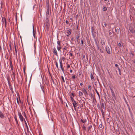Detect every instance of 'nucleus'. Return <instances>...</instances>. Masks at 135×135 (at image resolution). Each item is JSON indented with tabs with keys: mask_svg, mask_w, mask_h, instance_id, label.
<instances>
[{
	"mask_svg": "<svg viewBox=\"0 0 135 135\" xmlns=\"http://www.w3.org/2000/svg\"><path fill=\"white\" fill-rule=\"evenodd\" d=\"M95 91H96V92L97 94V95H98V96L99 97L100 96H99V93L98 92V91H97V90L95 89Z\"/></svg>",
	"mask_w": 135,
	"mask_h": 135,
	"instance_id": "4c0bfd02",
	"label": "nucleus"
},
{
	"mask_svg": "<svg viewBox=\"0 0 135 135\" xmlns=\"http://www.w3.org/2000/svg\"><path fill=\"white\" fill-rule=\"evenodd\" d=\"M118 66V65L117 64H115V66L116 67H117Z\"/></svg>",
	"mask_w": 135,
	"mask_h": 135,
	"instance_id": "338daca9",
	"label": "nucleus"
},
{
	"mask_svg": "<svg viewBox=\"0 0 135 135\" xmlns=\"http://www.w3.org/2000/svg\"><path fill=\"white\" fill-rule=\"evenodd\" d=\"M71 95L72 96H73V97L75 96L74 94V93H71Z\"/></svg>",
	"mask_w": 135,
	"mask_h": 135,
	"instance_id": "6e6d98bb",
	"label": "nucleus"
},
{
	"mask_svg": "<svg viewBox=\"0 0 135 135\" xmlns=\"http://www.w3.org/2000/svg\"><path fill=\"white\" fill-rule=\"evenodd\" d=\"M49 14V9L48 8L47 9V11L46 14V17H48V15Z\"/></svg>",
	"mask_w": 135,
	"mask_h": 135,
	"instance_id": "dca6fc26",
	"label": "nucleus"
},
{
	"mask_svg": "<svg viewBox=\"0 0 135 135\" xmlns=\"http://www.w3.org/2000/svg\"><path fill=\"white\" fill-rule=\"evenodd\" d=\"M90 78L91 80H93L94 79V77L93 75V74L92 73H91L90 74Z\"/></svg>",
	"mask_w": 135,
	"mask_h": 135,
	"instance_id": "412c9836",
	"label": "nucleus"
},
{
	"mask_svg": "<svg viewBox=\"0 0 135 135\" xmlns=\"http://www.w3.org/2000/svg\"><path fill=\"white\" fill-rule=\"evenodd\" d=\"M105 49L107 53L109 54H110V49L108 46H106L105 47Z\"/></svg>",
	"mask_w": 135,
	"mask_h": 135,
	"instance_id": "20e7f679",
	"label": "nucleus"
},
{
	"mask_svg": "<svg viewBox=\"0 0 135 135\" xmlns=\"http://www.w3.org/2000/svg\"><path fill=\"white\" fill-rule=\"evenodd\" d=\"M9 47H10V49L11 51H12V47H11V44H10L9 45Z\"/></svg>",
	"mask_w": 135,
	"mask_h": 135,
	"instance_id": "603ef678",
	"label": "nucleus"
},
{
	"mask_svg": "<svg viewBox=\"0 0 135 135\" xmlns=\"http://www.w3.org/2000/svg\"><path fill=\"white\" fill-rule=\"evenodd\" d=\"M81 45H82L83 44V40L82 39V38L81 37Z\"/></svg>",
	"mask_w": 135,
	"mask_h": 135,
	"instance_id": "37998d69",
	"label": "nucleus"
},
{
	"mask_svg": "<svg viewBox=\"0 0 135 135\" xmlns=\"http://www.w3.org/2000/svg\"><path fill=\"white\" fill-rule=\"evenodd\" d=\"M57 46H60L61 45L60 44V41L59 40H58L57 42Z\"/></svg>",
	"mask_w": 135,
	"mask_h": 135,
	"instance_id": "c756f323",
	"label": "nucleus"
},
{
	"mask_svg": "<svg viewBox=\"0 0 135 135\" xmlns=\"http://www.w3.org/2000/svg\"><path fill=\"white\" fill-rule=\"evenodd\" d=\"M79 38L80 36L79 35H76V39L78 43H79L80 42V40L79 39Z\"/></svg>",
	"mask_w": 135,
	"mask_h": 135,
	"instance_id": "1a4fd4ad",
	"label": "nucleus"
},
{
	"mask_svg": "<svg viewBox=\"0 0 135 135\" xmlns=\"http://www.w3.org/2000/svg\"><path fill=\"white\" fill-rule=\"evenodd\" d=\"M45 83L46 85L47 86L48 85L49 81L46 78L45 79Z\"/></svg>",
	"mask_w": 135,
	"mask_h": 135,
	"instance_id": "f3484780",
	"label": "nucleus"
},
{
	"mask_svg": "<svg viewBox=\"0 0 135 135\" xmlns=\"http://www.w3.org/2000/svg\"><path fill=\"white\" fill-rule=\"evenodd\" d=\"M61 78L63 81L64 82H65V80H64V77L63 76H61Z\"/></svg>",
	"mask_w": 135,
	"mask_h": 135,
	"instance_id": "58836bf2",
	"label": "nucleus"
},
{
	"mask_svg": "<svg viewBox=\"0 0 135 135\" xmlns=\"http://www.w3.org/2000/svg\"><path fill=\"white\" fill-rule=\"evenodd\" d=\"M57 48L58 51H60L61 48V47L60 46H57Z\"/></svg>",
	"mask_w": 135,
	"mask_h": 135,
	"instance_id": "393cba45",
	"label": "nucleus"
},
{
	"mask_svg": "<svg viewBox=\"0 0 135 135\" xmlns=\"http://www.w3.org/2000/svg\"><path fill=\"white\" fill-rule=\"evenodd\" d=\"M97 49L99 50L100 49L99 46H97Z\"/></svg>",
	"mask_w": 135,
	"mask_h": 135,
	"instance_id": "e2e57ef3",
	"label": "nucleus"
},
{
	"mask_svg": "<svg viewBox=\"0 0 135 135\" xmlns=\"http://www.w3.org/2000/svg\"><path fill=\"white\" fill-rule=\"evenodd\" d=\"M70 65H69L68 64L67 66V68H70Z\"/></svg>",
	"mask_w": 135,
	"mask_h": 135,
	"instance_id": "052dcab7",
	"label": "nucleus"
},
{
	"mask_svg": "<svg viewBox=\"0 0 135 135\" xmlns=\"http://www.w3.org/2000/svg\"><path fill=\"white\" fill-rule=\"evenodd\" d=\"M99 127L100 128H101L102 127V124H100L99 125Z\"/></svg>",
	"mask_w": 135,
	"mask_h": 135,
	"instance_id": "864d4df0",
	"label": "nucleus"
},
{
	"mask_svg": "<svg viewBox=\"0 0 135 135\" xmlns=\"http://www.w3.org/2000/svg\"><path fill=\"white\" fill-rule=\"evenodd\" d=\"M14 118L15 120V121L16 122V125H17V126L18 127V126H19V125L18 123V120H17L16 116H15L14 117Z\"/></svg>",
	"mask_w": 135,
	"mask_h": 135,
	"instance_id": "9b49d317",
	"label": "nucleus"
},
{
	"mask_svg": "<svg viewBox=\"0 0 135 135\" xmlns=\"http://www.w3.org/2000/svg\"><path fill=\"white\" fill-rule=\"evenodd\" d=\"M23 72L24 73H25V68H23Z\"/></svg>",
	"mask_w": 135,
	"mask_h": 135,
	"instance_id": "4d7b16f0",
	"label": "nucleus"
},
{
	"mask_svg": "<svg viewBox=\"0 0 135 135\" xmlns=\"http://www.w3.org/2000/svg\"><path fill=\"white\" fill-rule=\"evenodd\" d=\"M107 10V8L105 7H104L103 8V11H106Z\"/></svg>",
	"mask_w": 135,
	"mask_h": 135,
	"instance_id": "a19ab883",
	"label": "nucleus"
},
{
	"mask_svg": "<svg viewBox=\"0 0 135 135\" xmlns=\"http://www.w3.org/2000/svg\"><path fill=\"white\" fill-rule=\"evenodd\" d=\"M110 90L111 91V93H113V92H114V91L111 88H110Z\"/></svg>",
	"mask_w": 135,
	"mask_h": 135,
	"instance_id": "49530a36",
	"label": "nucleus"
},
{
	"mask_svg": "<svg viewBox=\"0 0 135 135\" xmlns=\"http://www.w3.org/2000/svg\"><path fill=\"white\" fill-rule=\"evenodd\" d=\"M95 44L97 46H99L98 45V44L97 41H96V40H95Z\"/></svg>",
	"mask_w": 135,
	"mask_h": 135,
	"instance_id": "de8ad7c7",
	"label": "nucleus"
},
{
	"mask_svg": "<svg viewBox=\"0 0 135 135\" xmlns=\"http://www.w3.org/2000/svg\"><path fill=\"white\" fill-rule=\"evenodd\" d=\"M24 122H25V124H26V128H27V131H28V127L27 125V123H26V122L25 120V119H24Z\"/></svg>",
	"mask_w": 135,
	"mask_h": 135,
	"instance_id": "4be33fe9",
	"label": "nucleus"
},
{
	"mask_svg": "<svg viewBox=\"0 0 135 135\" xmlns=\"http://www.w3.org/2000/svg\"><path fill=\"white\" fill-rule=\"evenodd\" d=\"M14 46H15V51L16 55V56H17V49H16V44H15V43H14Z\"/></svg>",
	"mask_w": 135,
	"mask_h": 135,
	"instance_id": "b1692460",
	"label": "nucleus"
},
{
	"mask_svg": "<svg viewBox=\"0 0 135 135\" xmlns=\"http://www.w3.org/2000/svg\"><path fill=\"white\" fill-rule=\"evenodd\" d=\"M79 94L80 96H82L83 95V93L81 91H79Z\"/></svg>",
	"mask_w": 135,
	"mask_h": 135,
	"instance_id": "7c9ffc66",
	"label": "nucleus"
},
{
	"mask_svg": "<svg viewBox=\"0 0 135 135\" xmlns=\"http://www.w3.org/2000/svg\"><path fill=\"white\" fill-rule=\"evenodd\" d=\"M73 102V106L74 107V109L75 110H76V107L77 106L78 104L75 101Z\"/></svg>",
	"mask_w": 135,
	"mask_h": 135,
	"instance_id": "423d86ee",
	"label": "nucleus"
},
{
	"mask_svg": "<svg viewBox=\"0 0 135 135\" xmlns=\"http://www.w3.org/2000/svg\"><path fill=\"white\" fill-rule=\"evenodd\" d=\"M104 104L102 102L101 104L100 109L101 110L102 112L103 111V109L104 108Z\"/></svg>",
	"mask_w": 135,
	"mask_h": 135,
	"instance_id": "9d476101",
	"label": "nucleus"
},
{
	"mask_svg": "<svg viewBox=\"0 0 135 135\" xmlns=\"http://www.w3.org/2000/svg\"><path fill=\"white\" fill-rule=\"evenodd\" d=\"M92 127V125H90L89 126L87 129V131H89Z\"/></svg>",
	"mask_w": 135,
	"mask_h": 135,
	"instance_id": "5701e85b",
	"label": "nucleus"
},
{
	"mask_svg": "<svg viewBox=\"0 0 135 135\" xmlns=\"http://www.w3.org/2000/svg\"><path fill=\"white\" fill-rule=\"evenodd\" d=\"M46 7H47V9L48 8L49 9V3H48L46 4Z\"/></svg>",
	"mask_w": 135,
	"mask_h": 135,
	"instance_id": "ea45409f",
	"label": "nucleus"
},
{
	"mask_svg": "<svg viewBox=\"0 0 135 135\" xmlns=\"http://www.w3.org/2000/svg\"><path fill=\"white\" fill-rule=\"evenodd\" d=\"M65 59V57H63L62 58V60L61 59H60L59 60V62H60V66L61 68V69L62 70V72H63V73L64 72V69L62 68L63 65H62V60L63 61H64Z\"/></svg>",
	"mask_w": 135,
	"mask_h": 135,
	"instance_id": "f257e3e1",
	"label": "nucleus"
},
{
	"mask_svg": "<svg viewBox=\"0 0 135 135\" xmlns=\"http://www.w3.org/2000/svg\"><path fill=\"white\" fill-rule=\"evenodd\" d=\"M15 17H16V21H17V14H16V15Z\"/></svg>",
	"mask_w": 135,
	"mask_h": 135,
	"instance_id": "5fc2aeb1",
	"label": "nucleus"
},
{
	"mask_svg": "<svg viewBox=\"0 0 135 135\" xmlns=\"http://www.w3.org/2000/svg\"><path fill=\"white\" fill-rule=\"evenodd\" d=\"M40 86H41V88L42 89V91L43 92V93L44 94H45V91H44V86H41V85H40Z\"/></svg>",
	"mask_w": 135,
	"mask_h": 135,
	"instance_id": "bb28decb",
	"label": "nucleus"
},
{
	"mask_svg": "<svg viewBox=\"0 0 135 135\" xmlns=\"http://www.w3.org/2000/svg\"><path fill=\"white\" fill-rule=\"evenodd\" d=\"M66 23L67 24H68L69 23V22L67 20H66Z\"/></svg>",
	"mask_w": 135,
	"mask_h": 135,
	"instance_id": "bf43d9fd",
	"label": "nucleus"
},
{
	"mask_svg": "<svg viewBox=\"0 0 135 135\" xmlns=\"http://www.w3.org/2000/svg\"><path fill=\"white\" fill-rule=\"evenodd\" d=\"M52 52L54 53V54L56 56H58L57 52L56 50V48L55 47H54L52 50Z\"/></svg>",
	"mask_w": 135,
	"mask_h": 135,
	"instance_id": "7ed1b4c3",
	"label": "nucleus"
},
{
	"mask_svg": "<svg viewBox=\"0 0 135 135\" xmlns=\"http://www.w3.org/2000/svg\"><path fill=\"white\" fill-rule=\"evenodd\" d=\"M80 122L82 123H83L84 122V120L81 119L80 120Z\"/></svg>",
	"mask_w": 135,
	"mask_h": 135,
	"instance_id": "72a5a7b5",
	"label": "nucleus"
},
{
	"mask_svg": "<svg viewBox=\"0 0 135 135\" xmlns=\"http://www.w3.org/2000/svg\"><path fill=\"white\" fill-rule=\"evenodd\" d=\"M8 81V84L9 86V88L11 91H12L13 90V89L12 87V85L10 83L9 81V79H7Z\"/></svg>",
	"mask_w": 135,
	"mask_h": 135,
	"instance_id": "0eeeda50",
	"label": "nucleus"
},
{
	"mask_svg": "<svg viewBox=\"0 0 135 135\" xmlns=\"http://www.w3.org/2000/svg\"><path fill=\"white\" fill-rule=\"evenodd\" d=\"M0 117L1 118L3 119L4 118V115L3 113L0 111Z\"/></svg>",
	"mask_w": 135,
	"mask_h": 135,
	"instance_id": "6e6552de",
	"label": "nucleus"
},
{
	"mask_svg": "<svg viewBox=\"0 0 135 135\" xmlns=\"http://www.w3.org/2000/svg\"><path fill=\"white\" fill-rule=\"evenodd\" d=\"M45 21L46 23H49V20L48 19V17H46Z\"/></svg>",
	"mask_w": 135,
	"mask_h": 135,
	"instance_id": "6ab92c4d",
	"label": "nucleus"
},
{
	"mask_svg": "<svg viewBox=\"0 0 135 135\" xmlns=\"http://www.w3.org/2000/svg\"><path fill=\"white\" fill-rule=\"evenodd\" d=\"M67 32L69 35H70L71 33V30L70 29L67 30Z\"/></svg>",
	"mask_w": 135,
	"mask_h": 135,
	"instance_id": "a211bd4d",
	"label": "nucleus"
},
{
	"mask_svg": "<svg viewBox=\"0 0 135 135\" xmlns=\"http://www.w3.org/2000/svg\"><path fill=\"white\" fill-rule=\"evenodd\" d=\"M1 7H2V5L3 4V2H1Z\"/></svg>",
	"mask_w": 135,
	"mask_h": 135,
	"instance_id": "69168bd1",
	"label": "nucleus"
},
{
	"mask_svg": "<svg viewBox=\"0 0 135 135\" xmlns=\"http://www.w3.org/2000/svg\"><path fill=\"white\" fill-rule=\"evenodd\" d=\"M83 91H84V92H85V93L86 94L88 95L87 92L85 89H84Z\"/></svg>",
	"mask_w": 135,
	"mask_h": 135,
	"instance_id": "e433bc0d",
	"label": "nucleus"
},
{
	"mask_svg": "<svg viewBox=\"0 0 135 135\" xmlns=\"http://www.w3.org/2000/svg\"><path fill=\"white\" fill-rule=\"evenodd\" d=\"M82 129L83 130L85 131L86 130V127L84 125H83L82 127Z\"/></svg>",
	"mask_w": 135,
	"mask_h": 135,
	"instance_id": "c85d7f7f",
	"label": "nucleus"
},
{
	"mask_svg": "<svg viewBox=\"0 0 135 135\" xmlns=\"http://www.w3.org/2000/svg\"><path fill=\"white\" fill-rule=\"evenodd\" d=\"M69 55H70V56H72L73 55V54H72V53H70L69 54Z\"/></svg>",
	"mask_w": 135,
	"mask_h": 135,
	"instance_id": "0e129e2a",
	"label": "nucleus"
},
{
	"mask_svg": "<svg viewBox=\"0 0 135 135\" xmlns=\"http://www.w3.org/2000/svg\"><path fill=\"white\" fill-rule=\"evenodd\" d=\"M72 78H73V79H75L76 78L75 76V75H74L73 76H72Z\"/></svg>",
	"mask_w": 135,
	"mask_h": 135,
	"instance_id": "a18cd8bd",
	"label": "nucleus"
},
{
	"mask_svg": "<svg viewBox=\"0 0 135 135\" xmlns=\"http://www.w3.org/2000/svg\"><path fill=\"white\" fill-rule=\"evenodd\" d=\"M129 30L131 33H135V30L133 28L131 27H129Z\"/></svg>",
	"mask_w": 135,
	"mask_h": 135,
	"instance_id": "39448f33",
	"label": "nucleus"
},
{
	"mask_svg": "<svg viewBox=\"0 0 135 135\" xmlns=\"http://www.w3.org/2000/svg\"><path fill=\"white\" fill-rule=\"evenodd\" d=\"M18 115L19 118L20 119V120L22 122H23V120L25 119L23 117L21 114L20 112H18Z\"/></svg>",
	"mask_w": 135,
	"mask_h": 135,
	"instance_id": "f03ea898",
	"label": "nucleus"
},
{
	"mask_svg": "<svg viewBox=\"0 0 135 135\" xmlns=\"http://www.w3.org/2000/svg\"><path fill=\"white\" fill-rule=\"evenodd\" d=\"M88 89L89 90H91V87L90 85L88 86Z\"/></svg>",
	"mask_w": 135,
	"mask_h": 135,
	"instance_id": "79ce46f5",
	"label": "nucleus"
},
{
	"mask_svg": "<svg viewBox=\"0 0 135 135\" xmlns=\"http://www.w3.org/2000/svg\"><path fill=\"white\" fill-rule=\"evenodd\" d=\"M10 65L11 68V69L12 71H13V65H12V62L11 60H10Z\"/></svg>",
	"mask_w": 135,
	"mask_h": 135,
	"instance_id": "2eb2a0df",
	"label": "nucleus"
},
{
	"mask_svg": "<svg viewBox=\"0 0 135 135\" xmlns=\"http://www.w3.org/2000/svg\"><path fill=\"white\" fill-rule=\"evenodd\" d=\"M63 51H65V50L66 49V47H64V48H63Z\"/></svg>",
	"mask_w": 135,
	"mask_h": 135,
	"instance_id": "13d9d810",
	"label": "nucleus"
},
{
	"mask_svg": "<svg viewBox=\"0 0 135 135\" xmlns=\"http://www.w3.org/2000/svg\"><path fill=\"white\" fill-rule=\"evenodd\" d=\"M70 98H71V101H72V102H73L74 101H75V100H74V99H73V98L72 97H70Z\"/></svg>",
	"mask_w": 135,
	"mask_h": 135,
	"instance_id": "f704fd0d",
	"label": "nucleus"
},
{
	"mask_svg": "<svg viewBox=\"0 0 135 135\" xmlns=\"http://www.w3.org/2000/svg\"><path fill=\"white\" fill-rule=\"evenodd\" d=\"M112 95L114 98H115L116 97L114 92L112 93Z\"/></svg>",
	"mask_w": 135,
	"mask_h": 135,
	"instance_id": "a878e982",
	"label": "nucleus"
},
{
	"mask_svg": "<svg viewBox=\"0 0 135 135\" xmlns=\"http://www.w3.org/2000/svg\"><path fill=\"white\" fill-rule=\"evenodd\" d=\"M104 25L105 27H107V24L105 22H104Z\"/></svg>",
	"mask_w": 135,
	"mask_h": 135,
	"instance_id": "680f3d73",
	"label": "nucleus"
},
{
	"mask_svg": "<svg viewBox=\"0 0 135 135\" xmlns=\"http://www.w3.org/2000/svg\"><path fill=\"white\" fill-rule=\"evenodd\" d=\"M2 22L3 23H4V22L5 26H6V25H7V22H6V19L5 18H4L3 17L2 19Z\"/></svg>",
	"mask_w": 135,
	"mask_h": 135,
	"instance_id": "f8f14e48",
	"label": "nucleus"
},
{
	"mask_svg": "<svg viewBox=\"0 0 135 135\" xmlns=\"http://www.w3.org/2000/svg\"><path fill=\"white\" fill-rule=\"evenodd\" d=\"M80 86H82L83 85V84L82 83H81L80 84Z\"/></svg>",
	"mask_w": 135,
	"mask_h": 135,
	"instance_id": "774afa93",
	"label": "nucleus"
},
{
	"mask_svg": "<svg viewBox=\"0 0 135 135\" xmlns=\"http://www.w3.org/2000/svg\"><path fill=\"white\" fill-rule=\"evenodd\" d=\"M118 46H119V47H121V46H122L121 44L120 43H118Z\"/></svg>",
	"mask_w": 135,
	"mask_h": 135,
	"instance_id": "c03bdc74",
	"label": "nucleus"
},
{
	"mask_svg": "<svg viewBox=\"0 0 135 135\" xmlns=\"http://www.w3.org/2000/svg\"><path fill=\"white\" fill-rule=\"evenodd\" d=\"M101 43L102 45H105V41L104 40H101Z\"/></svg>",
	"mask_w": 135,
	"mask_h": 135,
	"instance_id": "aec40b11",
	"label": "nucleus"
},
{
	"mask_svg": "<svg viewBox=\"0 0 135 135\" xmlns=\"http://www.w3.org/2000/svg\"><path fill=\"white\" fill-rule=\"evenodd\" d=\"M99 51H100V52L101 53H103V51L101 49H100V50H99Z\"/></svg>",
	"mask_w": 135,
	"mask_h": 135,
	"instance_id": "09e8293b",
	"label": "nucleus"
},
{
	"mask_svg": "<svg viewBox=\"0 0 135 135\" xmlns=\"http://www.w3.org/2000/svg\"><path fill=\"white\" fill-rule=\"evenodd\" d=\"M56 67L58 69L59 67L58 66V63H57V62H56Z\"/></svg>",
	"mask_w": 135,
	"mask_h": 135,
	"instance_id": "c9c22d12",
	"label": "nucleus"
},
{
	"mask_svg": "<svg viewBox=\"0 0 135 135\" xmlns=\"http://www.w3.org/2000/svg\"><path fill=\"white\" fill-rule=\"evenodd\" d=\"M116 32L118 34H119L120 32V29L117 28L116 29Z\"/></svg>",
	"mask_w": 135,
	"mask_h": 135,
	"instance_id": "cd10ccee",
	"label": "nucleus"
},
{
	"mask_svg": "<svg viewBox=\"0 0 135 135\" xmlns=\"http://www.w3.org/2000/svg\"><path fill=\"white\" fill-rule=\"evenodd\" d=\"M24 116L26 118H27V117H26V114L25 113V112H24Z\"/></svg>",
	"mask_w": 135,
	"mask_h": 135,
	"instance_id": "3c124183",
	"label": "nucleus"
},
{
	"mask_svg": "<svg viewBox=\"0 0 135 135\" xmlns=\"http://www.w3.org/2000/svg\"><path fill=\"white\" fill-rule=\"evenodd\" d=\"M12 73L13 74V78H12V79L13 81H14L15 80V76L16 75V74L15 73V71H12Z\"/></svg>",
	"mask_w": 135,
	"mask_h": 135,
	"instance_id": "ddd939ff",
	"label": "nucleus"
},
{
	"mask_svg": "<svg viewBox=\"0 0 135 135\" xmlns=\"http://www.w3.org/2000/svg\"><path fill=\"white\" fill-rule=\"evenodd\" d=\"M46 25L47 28H49V23H46Z\"/></svg>",
	"mask_w": 135,
	"mask_h": 135,
	"instance_id": "473e14b6",
	"label": "nucleus"
},
{
	"mask_svg": "<svg viewBox=\"0 0 135 135\" xmlns=\"http://www.w3.org/2000/svg\"><path fill=\"white\" fill-rule=\"evenodd\" d=\"M118 70L119 72V75H121V72L120 69L119 68V67L118 68Z\"/></svg>",
	"mask_w": 135,
	"mask_h": 135,
	"instance_id": "2f4dec72",
	"label": "nucleus"
},
{
	"mask_svg": "<svg viewBox=\"0 0 135 135\" xmlns=\"http://www.w3.org/2000/svg\"><path fill=\"white\" fill-rule=\"evenodd\" d=\"M33 34L34 38H36V36L35 35V30L33 26Z\"/></svg>",
	"mask_w": 135,
	"mask_h": 135,
	"instance_id": "4468645a",
	"label": "nucleus"
},
{
	"mask_svg": "<svg viewBox=\"0 0 135 135\" xmlns=\"http://www.w3.org/2000/svg\"><path fill=\"white\" fill-rule=\"evenodd\" d=\"M16 100H17V103H18V104H19V101L18 100V98L17 97H16Z\"/></svg>",
	"mask_w": 135,
	"mask_h": 135,
	"instance_id": "8fccbe9b",
	"label": "nucleus"
}]
</instances>
